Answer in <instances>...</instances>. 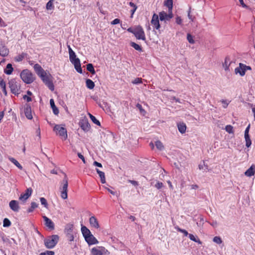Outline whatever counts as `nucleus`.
<instances>
[{
  "instance_id": "f8f14e48",
  "label": "nucleus",
  "mask_w": 255,
  "mask_h": 255,
  "mask_svg": "<svg viewBox=\"0 0 255 255\" xmlns=\"http://www.w3.org/2000/svg\"><path fill=\"white\" fill-rule=\"evenodd\" d=\"M159 19V17H158V14L155 13L153 14L151 20V23L156 29H159L160 27Z\"/></svg>"
},
{
  "instance_id": "774afa93",
  "label": "nucleus",
  "mask_w": 255,
  "mask_h": 255,
  "mask_svg": "<svg viewBox=\"0 0 255 255\" xmlns=\"http://www.w3.org/2000/svg\"><path fill=\"white\" fill-rule=\"evenodd\" d=\"M252 106V112L254 114V118H255V106Z\"/></svg>"
},
{
  "instance_id": "864d4df0",
  "label": "nucleus",
  "mask_w": 255,
  "mask_h": 255,
  "mask_svg": "<svg viewBox=\"0 0 255 255\" xmlns=\"http://www.w3.org/2000/svg\"><path fill=\"white\" fill-rule=\"evenodd\" d=\"M155 187L157 188V189H160L162 187H163V184L162 182H159L158 181L156 184L155 185Z\"/></svg>"
},
{
  "instance_id": "6e6d98bb",
  "label": "nucleus",
  "mask_w": 255,
  "mask_h": 255,
  "mask_svg": "<svg viewBox=\"0 0 255 255\" xmlns=\"http://www.w3.org/2000/svg\"><path fill=\"white\" fill-rule=\"evenodd\" d=\"M250 128V125H249L247 127V128H246V129L245 130V136H249V132Z\"/></svg>"
},
{
  "instance_id": "5fc2aeb1",
  "label": "nucleus",
  "mask_w": 255,
  "mask_h": 255,
  "mask_svg": "<svg viewBox=\"0 0 255 255\" xmlns=\"http://www.w3.org/2000/svg\"><path fill=\"white\" fill-rule=\"evenodd\" d=\"M77 58H76V54L75 52L69 55V59H70V61H71L74 59H76Z\"/></svg>"
},
{
  "instance_id": "4be33fe9",
  "label": "nucleus",
  "mask_w": 255,
  "mask_h": 255,
  "mask_svg": "<svg viewBox=\"0 0 255 255\" xmlns=\"http://www.w3.org/2000/svg\"><path fill=\"white\" fill-rule=\"evenodd\" d=\"M177 127L179 131L183 134L185 132L186 130V126L185 124L183 123H179L177 124Z\"/></svg>"
},
{
  "instance_id": "8fccbe9b",
  "label": "nucleus",
  "mask_w": 255,
  "mask_h": 255,
  "mask_svg": "<svg viewBox=\"0 0 255 255\" xmlns=\"http://www.w3.org/2000/svg\"><path fill=\"white\" fill-rule=\"evenodd\" d=\"M142 82L141 78H136L132 81V83L133 84H138L141 83Z\"/></svg>"
},
{
  "instance_id": "ea45409f",
  "label": "nucleus",
  "mask_w": 255,
  "mask_h": 255,
  "mask_svg": "<svg viewBox=\"0 0 255 255\" xmlns=\"http://www.w3.org/2000/svg\"><path fill=\"white\" fill-rule=\"evenodd\" d=\"M87 69L88 71L92 73L93 74H94L95 73V71L92 64H88L87 65Z\"/></svg>"
},
{
  "instance_id": "a211bd4d",
  "label": "nucleus",
  "mask_w": 255,
  "mask_h": 255,
  "mask_svg": "<svg viewBox=\"0 0 255 255\" xmlns=\"http://www.w3.org/2000/svg\"><path fill=\"white\" fill-rule=\"evenodd\" d=\"M24 114L26 118L29 120H31L33 118L31 107L27 105L24 108Z\"/></svg>"
},
{
  "instance_id": "37998d69",
  "label": "nucleus",
  "mask_w": 255,
  "mask_h": 255,
  "mask_svg": "<svg viewBox=\"0 0 255 255\" xmlns=\"http://www.w3.org/2000/svg\"><path fill=\"white\" fill-rule=\"evenodd\" d=\"M130 45L132 47H133L135 50L139 51H141V48L140 46H139L138 44H137L134 42H131Z\"/></svg>"
},
{
  "instance_id": "72a5a7b5",
  "label": "nucleus",
  "mask_w": 255,
  "mask_h": 255,
  "mask_svg": "<svg viewBox=\"0 0 255 255\" xmlns=\"http://www.w3.org/2000/svg\"><path fill=\"white\" fill-rule=\"evenodd\" d=\"M129 4L130 6L132 7V9L130 10L131 12V17H132L133 14L134 13L135 11L137 9V6L133 2H129Z\"/></svg>"
},
{
  "instance_id": "c756f323",
  "label": "nucleus",
  "mask_w": 255,
  "mask_h": 255,
  "mask_svg": "<svg viewBox=\"0 0 255 255\" xmlns=\"http://www.w3.org/2000/svg\"><path fill=\"white\" fill-rule=\"evenodd\" d=\"M86 83L87 87L89 89H93L95 87L94 83L90 79H87Z\"/></svg>"
},
{
  "instance_id": "0eeeda50",
  "label": "nucleus",
  "mask_w": 255,
  "mask_h": 255,
  "mask_svg": "<svg viewBox=\"0 0 255 255\" xmlns=\"http://www.w3.org/2000/svg\"><path fill=\"white\" fill-rule=\"evenodd\" d=\"M8 84L11 92L13 94L15 95H18L19 94L20 85L15 79L10 80Z\"/></svg>"
},
{
  "instance_id": "bf43d9fd",
  "label": "nucleus",
  "mask_w": 255,
  "mask_h": 255,
  "mask_svg": "<svg viewBox=\"0 0 255 255\" xmlns=\"http://www.w3.org/2000/svg\"><path fill=\"white\" fill-rule=\"evenodd\" d=\"M23 98L27 102H29L31 101L32 99L30 97V96H27V95H24L23 96Z\"/></svg>"
},
{
  "instance_id": "4d7b16f0",
  "label": "nucleus",
  "mask_w": 255,
  "mask_h": 255,
  "mask_svg": "<svg viewBox=\"0 0 255 255\" xmlns=\"http://www.w3.org/2000/svg\"><path fill=\"white\" fill-rule=\"evenodd\" d=\"M120 21H121V20L120 19L116 18L111 22V24H113V25L117 24L120 23Z\"/></svg>"
},
{
  "instance_id": "423d86ee",
  "label": "nucleus",
  "mask_w": 255,
  "mask_h": 255,
  "mask_svg": "<svg viewBox=\"0 0 255 255\" xmlns=\"http://www.w3.org/2000/svg\"><path fill=\"white\" fill-rule=\"evenodd\" d=\"M92 255H110V252L103 246L93 248L91 250Z\"/></svg>"
},
{
  "instance_id": "49530a36",
  "label": "nucleus",
  "mask_w": 255,
  "mask_h": 255,
  "mask_svg": "<svg viewBox=\"0 0 255 255\" xmlns=\"http://www.w3.org/2000/svg\"><path fill=\"white\" fill-rule=\"evenodd\" d=\"M10 224H11V223L8 219L5 218L3 220V227H9V226H10Z\"/></svg>"
},
{
  "instance_id": "79ce46f5",
  "label": "nucleus",
  "mask_w": 255,
  "mask_h": 255,
  "mask_svg": "<svg viewBox=\"0 0 255 255\" xmlns=\"http://www.w3.org/2000/svg\"><path fill=\"white\" fill-rule=\"evenodd\" d=\"M213 241L214 243L219 245L221 244L222 243V239L219 236L215 237L213 238Z\"/></svg>"
},
{
  "instance_id": "5701e85b",
  "label": "nucleus",
  "mask_w": 255,
  "mask_h": 255,
  "mask_svg": "<svg viewBox=\"0 0 255 255\" xmlns=\"http://www.w3.org/2000/svg\"><path fill=\"white\" fill-rule=\"evenodd\" d=\"M50 106L53 110V113L56 115H58L59 113V110L56 108V106L55 105L54 101L53 99H51L50 100Z\"/></svg>"
},
{
  "instance_id": "13d9d810",
  "label": "nucleus",
  "mask_w": 255,
  "mask_h": 255,
  "mask_svg": "<svg viewBox=\"0 0 255 255\" xmlns=\"http://www.w3.org/2000/svg\"><path fill=\"white\" fill-rule=\"evenodd\" d=\"M67 236L70 241L72 242L74 240V238L73 233L70 234H67Z\"/></svg>"
},
{
  "instance_id": "cd10ccee",
  "label": "nucleus",
  "mask_w": 255,
  "mask_h": 255,
  "mask_svg": "<svg viewBox=\"0 0 255 255\" xmlns=\"http://www.w3.org/2000/svg\"><path fill=\"white\" fill-rule=\"evenodd\" d=\"M8 159L12 162L16 167H17L19 169H22V166L19 164V163L14 158L11 157H9Z\"/></svg>"
},
{
  "instance_id": "c03bdc74",
  "label": "nucleus",
  "mask_w": 255,
  "mask_h": 255,
  "mask_svg": "<svg viewBox=\"0 0 255 255\" xmlns=\"http://www.w3.org/2000/svg\"><path fill=\"white\" fill-rule=\"evenodd\" d=\"M225 129L229 133H233L234 132L233 127L231 125H227L225 127Z\"/></svg>"
},
{
  "instance_id": "2eb2a0df",
  "label": "nucleus",
  "mask_w": 255,
  "mask_h": 255,
  "mask_svg": "<svg viewBox=\"0 0 255 255\" xmlns=\"http://www.w3.org/2000/svg\"><path fill=\"white\" fill-rule=\"evenodd\" d=\"M32 189L31 188H28L25 191V192L22 194L19 197V200L22 201H25L31 195Z\"/></svg>"
},
{
  "instance_id": "1a4fd4ad",
  "label": "nucleus",
  "mask_w": 255,
  "mask_h": 255,
  "mask_svg": "<svg viewBox=\"0 0 255 255\" xmlns=\"http://www.w3.org/2000/svg\"><path fill=\"white\" fill-rule=\"evenodd\" d=\"M251 70V67L247 66L243 63H240L238 67H236L235 69V73L236 75L239 74L241 76H244L245 75L246 72L247 70Z\"/></svg>"
},
{
  "instance_id": "338daca9",
  "label": "nucleus",
  "mask_w": 255,
  "mask_h": 255,
  "mask_svg": "<svg viewBox=\"0 0 255 255\" xmlns=\"http://www.w3.org/2000/svg\"><path fill=\"white\" fill-rule=\"evenodd\" d=\"M129 182L130 183H131L132 185H134V186H136V185H138L137 182H136V181L129 180Z\"/></svg>"
},
{
  "instance_id": "58836bf2",
  "label": "nucleus",
  "mask_w": 255,
  "mask_h": 255,
  "mask_svg": "<svg viewBox=\"0 0 255 255\" xmlns=\"http://www.w3.org/2000/svg\"><path fill=\"white\" fill-rule=\"evenodd\" d=\"M38 207V204L35 202H32L31 203V207L27 210L28 212L30 213L32 212L33 210Z\"/></svg>"
},
{
  "instance_id": "69168bd1",
  "label": "nucleus",
  "mask_w": 255,
  "mask_h": 255,
  "mask_svg": "<svg viewBox=\"0 0 255 255\" xmlns=\"http://www.w3.org/2000/svg\"><path fill=\"white\" fill-rule=\"evenodd\" d=\"M210 225L213 226V227H216L217 226L218 223L216 221H214L212 223H210Z\"/></svg>"
},
{
  "instance_id": "39448f33",
  "label": "nucleus",
  "mask_w": 255,
  "mask_h": 255,
  "mask_svg": "<svg viewBox=\"0 0 255 255\" xmlns=\"http://www.w3.org/2000/svg\"><path fill=\"white\" fill-rule=\"evenodd\" d=\"M58 240L59 237L57 235H54L46 238L44 240V244L47 248L52 249L57 244Z\"/></svg>"
},
{
  "instance_id": "603ef678",
  "label": "nucleus",
  "mask_w": 255,
  "mask_h": 255,
  "mask_svg": "<svg viewBox=\"0 0 255 255\" xmlns=\"http://www.w3.org/2000/svg\"><path fill=\"white\" fill-rule=\"evenodd\" d=\"M40 255H54V252L53 251H47L45 252L41 253Z\"/></svg>"
},
{
  "instance_id": "f704fd0d",
  "label": "nucleus",
  "mask_w": 255,
  "mask_h": 255,
  "mask_svg": "<svg viewBox=\"0 0 255 255\" xmlns=\"http://www.w3.org/2000/svg\"><path fill=\"white\" fill-rule=\"evenodd\" d=\"M189 238H190V239L195 242H196V243H198L199 244H202V242L200 241V240L195 237L192 234H189Z\"/></svg>"
},
{
  "instance_id": "9b49d317",
  "label": "nucleus",
  "mask_w": 255,
  "mask_h": 255,
  "mask_svg": "<svg viewBox=\"0 0 255 255\" xmlns=\"http://www.w3.org/2000/svg\"><path fill=\"white\" fill-rule=\"evenodd\" d=\"M173 13L172 11H169L168 10V12L167 13L164 11H162L159 13L158 17L160 21H164L166 22L167 21L170 20L173 17Z\"/></svg>"
},
{
  "instance_id": "0e129e2a",
  "label": "nucleus",
  "mask_w": 255,
  "mask_h": 255,
  "mask_svg": "<svg viewBox=\"0 0 255 255\" xmlns=\"http://www.w3.org/2000/svg\"><path fill=\"white\" fill-rule=\"evenodd\" d=\"M188 17L192 21L194 20V17L190 14V10L188 11Z\"/></svg>"
},
{
  "instance_id": "7ed1b4c3",
  "label": "nucleus",
  "mask_w": 255,
  "mask_h": 255,
  "mask_svg": "<svg viewBox=\"0 0 255 255\" xmlns=\"http://www.w3.org/2000/svg\"><path fill=\"white\" fill-rule=\"evenodd\" d=\"M39 77L50 90H54V86L52 82L53 78L51 74L46 73L45 71L44 73L39 76Z\"/></svg>"
},
{
  "instance_id": "f3484780",
  "label": "nucleus",
  "mask_w": 255,
  "mask_h": 255,
  "mask_svg": "<svg viewBox=\"0 0 255 255\" xmlns=\"http://www.w3.org/2000/svg\"><path fill=\"white\" fill-rule=\"evenodd\" d=\"M71 62L74 64V67L76 71L80 73H82V70L81 67L80 61L79 58H77L71 61Z\"/></svg>"
},
{
  "instance_id": "6ab92c4d",
  "label": "nucleus",
  "mask_w": 255,
  "mask_h": 255,
  "mask_svg": "<svg viewBox=\"0 0 255 255\" xmlns=\"http://www.w3.org/2000/svg\"><path fill=\"white\" fill-rule=\"evenodd\" d=\"M9 52L8 50L3 44L0 42V55L2 56H6L8 55Z\"/></svg>"
},
{
  "instance_id": "de8ad7c7",
  "label": "nucleus",
  "mask_w": 255,
  "mask_h": 255,
  "mask_svg": "<svg viewBox=\"0 0 255 255\" xmlns=\"http://www.w3.org/2000/svg\"><path fill=\"white\" fill-rule=\"evenodd\" d=\"M136 107L139 109L140 113L142 114L143 115H144L146 113V112L143 108H142V106L139 104H137L136 105Z\"/></svg>"
},
{
  "instance_id": "4c0bfd02",
  "label": "nucleus",
  "mask_w": 255,
  "mask_h": 255,
  "mask_svg": "<svg viewBox=\"0 0 255 255\" xmlns=\"http://www.w3.org/2000/svg\"><path fill=\"white\" fill-rule=\"evenodd\" d=\"M187 39L188 41L191 44L195 43V40L194 38V36H193L190 33H188L187 35Z\"/></svg>"
},
{
  "instance_id": "9d476101",
  "label": "nucleus",
  "mask_w": 255,
  "mask_h": 255,
  "mask_svg": "<svg viewBox=\"0 0 255 255\" xmlns=\"http://www.w3.org/2000/svg\"><path fill=\"white\" fill-rule=\"evenodd\" d=\"M133 34L137 39L145 40L146 39L144 30L140 26L134 27Z\"/></svg>"
},
{
  "instance_id": "e2e57ef3",
  "label": "nucleus",
  "mask_w": 255,
  "mask_h": 255,
  "mask_svg": "<svg viewBox=\"0 0 255 255\" xmlns=\"http://www.w3.org/2000/svg\"><path fill=\"white\" fill-rule=\"evenodd\" d=\"M111 194H112V195H115L116 194V192L115 191H113L112 190H111L110 189L107 188V187H106L105 188Z\"/></svg>"
},
{
  "instance_id": "3c124183",
  "label": "nucleus",
  "mask_w": 255,
  "mask_h": 255,
  "mask_svg": "<svg viewBox=\"0 0 255 255\" xmlns=\"http://www.w3.org/2000/svg\"><path fill=\"white\" fill-rule=\"evenodd\" d=\"M221 103L222 104V106L224 108H227L229 104V101H227V100H222L221 101Z\"/></svg>"
},
{
  "instance_id": "412c9836",
  "label": "nucleus",
  "mask_w": 255,
  "mask_h": 255,
  "mask_svg": "<svg viewBox=\"0 0 255 255\" xmlns=\"http://www.w3.org/2000/svg\"><path fill=\"white\" fill-rule=\"evenodd\" d=\"M33 68H34V69L35 71V72L36 73V74L39 76H40L41 74H42L43 73H44V72H45V71L42 69V68L41 67V66L38 64H36L34 65L33 66Z\"/></svg>"
},
{
  "instance_id": "20e7f679",
  "label": "nucleus",
  "mask_w": 255,
  "mask_h": 255,
  "mask_svg": "<svg viewBox=\"0 0 255 255\" xmlns=\"http://www.w3.org/2000/svg\"><path fill=\"white\" fill-rule=\"evenodd\" d=\"M53 130L56 135H59L63 140L67 138V130L64 126L61 125H56L53 128Z\"/></svg>"
},
{
  "instance_id": "7c9ffc66",
  "label": "nucleus",
  "mask_w": 255,
  "mask_h": 255,
  "mask_svg": "<svg viewBox=\"0 0 255 255\" xmlns=\"http://www.w3.org/2000/svg\"><path fill=\"white\" fill-rule=\"evenodd\" d=\"M155 145L157 149L159 150H163L164 149V145L163 143L159 140H157L155 142Z\"/></svg>"
},
{
  "instance_id": "a18cd8bd",
  "label": "nucleus",
  "mask_w": 255,
  "mask_h": 255,
  "mask_svg": "<svg viewBox=\"0 0 255 255\" xmlns=\"http://www.w3.org/2000/svg\"><path fill=\"white\" fill-rule=\"evenodd\" d=\"M246 140V145L247 147H249L252 144V141L250 136H245Z\"/></svg>"
},
{
  "instance_id": "ddd939ff",
  "label": "nucleus",
  "mask_w": 255,
  "mask_h": 255,
  "mask_svg": "<svg viewBox=\"0 0 255 255\" xmlns=\"http://www.w3.org/2000/svg\"><path fill=\"white\" fill-rule=\"evenodd\" d=\"M9 206L13 212H18L20 209L18 202L16 200H11L9 203Z\"/></svg>"
},
{
  "instance_id": "2f4dec72",
  "label": "nucleus",
  "mask_w": 255,
  "mask_h": 255,
  "mask_svg": "<svg viewBox=\"0 0 255 255\" xmlns=\"http://www.w3.org/2000/svg\"><path fill=\"white\" fill-rule=\"evenodd\" d=\"M230 64V62L229 61V59L227 58H226L225 59V61L223 64V66L226 71H228L229 69V66Z\"/></svg>"
},
{
  "instance_id": "f257e3e1",
  "label": "nucleus",
  "mask_w": 255,
  "mask_h": 255,
  "mask_svg": "<svg viewBox=\"0 0 255 255\" xmlns=\"http://www.w3.org/2000/svg\"><path fill=\"white\" fill-rule=\"evenodd\" d=\"M81 232L87 244L89 245L98 244L99 241L91 233V231L86 226H82Z\"/></svg>"
},
{
  "instance_id": "a878e982",
  "label": "nucleus",
  "mask_w": 255,
  "mask_h": 255,
  "mask_svg": "<svg viewBox=\"0 0 255 255\" xmlns=\"http://www.w3.org/2000/svg\"><path fill=\"white\" fill-rule=\"evenodd\" d=\"M73 230V225L72 224H69L66 226V227L65 229V232L67 235L72 234Z\"/></svg>"
},
{
  "instance_id": "393cba45",
  "label": "nucleus",
  "mask_w": 255,
  "mask_h": 255,
  "mask_svg": "<svg viewBox=\"0 0 255 255\" xmlns=\"http://www.w3.org/2000/svg\"><path fill=\"white\" fill-rule=\"evenodd\" d=\"M81 128L85 131H88L90 128V126L88 121L85 120L83 121L81 124Z\"/></svg>"
},
{
  "instance_id": "052dcab7",
  "label": "nucleus",
  "mask_w": 255,
  "mask_h": 255,
  "mask_svg": "<svg viewBox=\"0 0 255 255\" xmlns=\"http://www.w3.org/2000/svg\"><path fill=\"white\" fill-rule=\"evenodd\" d=\"M78 157L81 159L83 161V162L85 163L86 161H85V158H84V157L83 155H82L80 153H78Z\"/></svg>"
},
{
  "instance_id": "b1692460",
  "label": "nucleus",
  "mask_w": 255,
  "mask_h": 255,
  "mask_svg": "<svg viewBox=\"0 0 255 255\" xmlns=\"http://www.w3.org/2000/svg\"><path fill=\"white\" fill-rule=\"evenodd\" d=\"M13 71V68L12 65L10 63L7 64L5 69L4 70V72L7 75H10Z\"/></svg>"
},
{
  "instance_id": "c85d7f7f",
  "label": "nucleus",
  "mask_w": 255,
  "mask_h": 255,
  "mask_svg": "<svg viewBox=\"0 0 255 255\" xmlns=\"http://www.w3.org/2000/svg\"><path fill=\"white\" fill-rule=\"evenodd\" d=\"M165 5L168 7L169 11H172L173 1L172 0H166L164 3Z\"/></svg>"
},
{
  "instance_id": "a19ab883",
  "label": "nucleus",
  "mask_w": 255,
  "mask_h": 255,
  "mask_svg": "<svg viewBox=\"0 0 255 255\" xmlns=\"http://www.w3.org/2000/svg\"><path fill=\"white\" fill-rule=\"evenodd\" d=\"M40 201L41 204L42 205H43L44 207H45L46 208H48V205L47 200H46L45 198H44V197H41L40 198Z\"/></svg>"
},
{
  "instance_id": "f03ea898",
  "label": "nucleus",
  "mask_w": 255,
  "mask_h": 255,
  "mask_svg": "<svg viewBox=\"0 0 255 255\" xmlns=\"http://www.w3.org/2000/svg\"><path fill=\"white\" fill-rule=\"evenodd\" d=\"M20 76L22 80L26 84L32 83L35 79L33 74L28 69L22 70Z\"/></svg>"
},
{
  "instance_id": "6e6552de",
  "label": "nucleus",
  "mask_w": 255,
  "mask_h": 255,
  "mask_svg": "<svg viewBox=\"0 0 255 255\" xmlns=\"http://www.w3.org/2000/svg\"><path fill=\"white\" fill-rule=\"evenodd\" d=\"M68 179L66 176L65 177L62 181V185L60 188L61 197L63 199H66L68 197Z\"/></svg>"
},
{
  "instance_id": "e433bc0d",
  "label": "nucleus",
  "mask_w": 255,
  "mask_h": 255,
  "mask_svg": "<svg viewBox=\"0 0 255 255\" xmlns=\"http://www.w3.org/2000/svg\"><path fill=\"white\" fill-rule=\"evenodd\" d=\"M88 115H89L90 118L91 119V120L92 121V122L94 124H95L97 125H99V126L100 125V122L98 120H97V119L94 116L91 115L90 113H88Z\"/></svg>"
},
{
  "instance_id": "c9c22d12",
  "label": "nucleus",
  "mask_w": 255,
  "mask_h": 255,
  "mask_svg": "<svg viewBox=\"0 0 255 255\" xmlns=\"http://www.w3.org/2000/svg\"><path fill=\"white\" fill-rule=\"evenodd\" d=\"M54 0H50L46 4V9L47 10H51L54 8L53 5Z\"/></svg>"
},
{
  "instance_id": "4468645a",
  "label": "nucleus",
  "mask_w": 255,
  "mask_h": 255,
  "mask_svg": "<svg viewBox=\"0 0 255 255\" xmlns=\"http://www.w3.org/2000/svg\"><path fill=\"white\" fill-rule=\"evenodd\" d=\"M89 223L91 227L99 229L100 225L97 218L95 216H92L89 219Z\"/></svg>"
},
{
  "instance_id": "aec40b11",
  "label": "nucleus",
  "mask_w": 255,
  "mask_h": 255,
  "mask_svg": "<svg viewBox=\"0 0 255 255\" xmlns=\"http://www.w3.org/2000/svg\"><path fill=\"white\" fill-rule=\"evenodd\" d=\"M255 173V165L253 164L245 172V175L248 177H251Z\"/></svg>"
},
{
  "instance_id": "680f3d73",
  "label": "nucleus",
  "mask_w": 255,
  "mask_h": 255,
  "mask_svg": "<svg viewBox=\"0 0 255 255\" xmlns=\"http://www.w3.org/2000/svg\"><path fill=\"white\" fill-rule=\"evenodd\" d=\"M93 164L99 167H102V165L100 163L98 162L97 161H94Z\"/></svg>"
},
{
  "instance_id": "09e8293b",
  "label": "nucleus",
  "mask_w": 255,
  "mask_h": 255,
  "mask_svg": "<svg viewBox=\"0 0 255 255\" xmlns=\"http://www.w3.org/2000/svg\"><path fill=\"white\" fill-rule=\"evenodd\" d=\"M176 23L179 25L182 24V19L180 16H177L175 18Z\"/></svg>"
},
{
  "instance_id": "473e14b6",
  "label": "nucleus",
  "mask_w": 255,
  "mask_h": 255,
  "mask_svg": "<svg viewBox=\"0 0 255 255\" xmlns=\"http://www.w3.org/2000/svg\"><path fill=\"white\" fill-rule=\"evenodd\" d=\"M0 86L1 88L2 89V90L3 92L4 93L5 95H6V88H5V83L3 81V80L1 77H0Z\"/></svg>"
},
{
  "instance_id": "dca6fc26",
  "label": "nucleus",
  "mask_w": 255,
  "mask_h": 255,
  "mask_svg": "<svg viewBox=\"0 0 255 255\" xmlns=\"http://www.w3.org/2000/svg\"><path fill=\"white\" fill-rule=\"evenodd\" d=\"M43 219L44 221L45 226L51 230H54V224L53 222L45 216H43Z\"/></svg>"
},
{
  "instance_id": "bb28decb",
  "label": "nucleus",
  "mask_w": 255,
  "mask_h": 255,
  "mask_svg": "<svg viewBox=\"0 0 255 255\" xmlns=\"http://www.w3.org/2000/svg\"><path fill=\"white\" fill-rule=\"evenodd\" d=\"M96 171L101 178V182L102 183H105L106 182L105 173L99 170L98 169H96Z\"/></svg>"
}]
</instances>
